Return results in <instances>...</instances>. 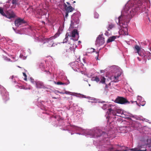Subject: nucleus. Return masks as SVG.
Here are the masks:
<instances>
[{
	"label": "nucleus",
	"instance_id": "1",
	"mask_svg": "<svg viewBox=\"0 0 151 151\" xmlns=\"http://www.w3.org/2000/svg\"><path fill=\"white\" fill-rule=\"evenodd\" d=\"M129 16L127 13L124 14L123 13L122 14L121 16H119L116 20V22L121 27V25H127V23L129 22Z\"/></svg>",
	"mask_w": 151,
	"mask_h": 151
},
{
	"label": "nucleus",
	"instance_id": "2",
	"mask_svg": "<svg viewBox=\"0 0 151 151\" xmlns=\"http://www.w3.org/2000/svg\"><path fill=\"white\" fill-rule=\"evenodd\" d=\"M114 102L116 103L122 104L130 103L126 99L120 96H118L115 100Z\"/></svg>",
	"mask_w": 151,
	"mask_h": 151
},
{
	"label": "nucleus",
	"instance_id": "3",
	"mask_svg": "<svg viewBox=\"0 0 151 151\" xmlns=\"http://www.w3.org/2000/svg\"><path fill=\"white\" fill-rule=\"evenodd\" d=\"M90 132H92V135L93 137L96 136L97 137L101 136L103 134H105L106 133L105 132H102L101 130L98 129H96L90 131Z\"/></svg>",
	"mask_w": 151,
	"mask_h": 151
},
{
	"label": "nucleus",
	"instance_id": "4",
	"mask_svg": "<svg viewBox=\"0 0 151 151\" xmlns=\"http://www.w3.org/2000/svg\"><path fill=\"white\" fill-rule=\"evenodd\" d=\"M126 25H122L121 27L120 26V29L119 31V34L120 35H128V29Z\"/></svg>",
	"mask_w": 151,
	"mask_h": 151
},
{
	"label": "nucleus",
	"instance_id": "5",
	"mask_svg": "<svg viewBox=\"0 0 151 151\" xmlns=\"http://www.w3.org/2000/svg\"><path fill=\"white\" fill-rule=\"evenodd\" d=\"M15 16V14L14 12L11 10L6 11L5 12V15L4 16V17L9 19L14 18Z\"/></svg>",
	"mask_w": 151,
	"mask_h": 151
},
{
	"label": "nucleus",
	"instance_id": "6",
	"mask_svg": "<svg viewBox=\"0 0 151 151\" xmlns=\"http://www.w3.org/2000/svg\"><path fill=\"white\" fill-rule=\"evenodd\" d=\"M103 35L102 34L99 35L96 40V44L100 45L104 43L105 42L104 38L103 37Z\"/></svg>",
	"mask_w": 151,
	"mask_h": 151
},
{
	"label": "nucleus",
	"instance_id": "7",
	"mask_svg": "<svg viewBox=\"0 0 151 151\" xmlns=\"http://www.w3.org/2000/svg\"><path fill=\"white\" fill-rule=\"evenodd\" d=\"M124 147L118 145H116L114 146V147H111L109 150L108 151H127L126 150H125L123 148H121L120 150H117V149H120L121 147Z\"/></svg>",
	"mask_w": 151,
	"mask_h": 151
},
{
	"label": "nucleus",
	"instance_id": "8",
	"mask_svg": "<svg viewBox=\"0 0 151 151\" xmlns=\"http://www.w3.org/2000/svg\"><path fill=\"white\" fill-rule=\"evenodd\" d=\"M145 147V144H141L140 143H139L138 146L137 148H132L130 150L132 151H146V149H144V150H141L142 149V146Z\"/></svg>",
	"mask_w": 151,
	"mask_h": 151
},
{
	"label": "nucleus",
	"instance_id": "9",
	"mask_svg": "<svg viewBox=\"0 0 151 151\" xmlns=\"http://www.w3.org/2000/svg\"><path fill=\"white\" fill-rule=\"evenodd\" d=\"M107 114H108L107 118L109 117V118L111 117H113L111 115H112L113 116H115L116 115V110L115 109L113 110L111 109H108Z\"/></svg>",
	"mask_w": 151,
	"mask_h": 151
},
{
	"label": "nucleus",
	"instance_id": "10",
	"mask_svg": "<svg viewBox=\"0 0 151 151\" xmlns=\"http://www.w3.org/2000/svg\"><path fill=\"white\" fill-rule=\"evenodd\" d=\"M15 25L16 26L19 27L21 25L25 23V22L23 19L21 18L18 19L16 20L14 22Z\"/></svg>",
	"mask_w": 151,
	"mask_h": 151
},
{
	"label": "nucleus",
	"instance_id": "11",
	"mask_svg": "<svg viewBox=\"0 0 151 151\" xmlns=\"http://www.w3.org/2000/svg\"><path fill=\"white\" fill-rule=\"evenodd\" d=\"M66 3L69 6H67L66 4L65 3L64 4V6L65 8L66 11L68 12H71L74 9L70 5V4L69 3L67 2Z\"/></svg>",
	"mask_w": 151,
	"mask_h": 151
},
{
	"label": "nucleus",
	"instance_id": "12",
	"mask_svg": "<svg viewBox=\"0 0 151 151\" xmlns=\"http://www.w3.org/2000/svg\"><path fill=\"white\" fill-rule=\"evenodd\" d=\"M71 35V36L73 37H76V40H78L79 37V34L76 29H75L72 31Z\"/></svg>",
	"mask_w": 151,
	"mask_h": 151
},
{
	"label": "nucleus",
	"instance_id": "13",
	"mask_svg": "<svg viewBox=\"0 0 151 151\" xmlns=\"http://www.w3.org/2000/svg\"><path fill=\"white\" fill-rule=\"evenodd\" d=\"M54 38V37H52L48 39H47L48 40V41L49 42V44L48 45V46L49 47H52L53 46L54 43L53 41H51V40L53 39Z\"/></svg>",
	"mask_w": 151,
	"mask_h": 151
},
{
	"label": "nucleus",
	"instance_id": "14",
	"mask_svg": "<svg viewBox=\"0 0 151 151\" xmlns=\"http://www.w3.org/2000/svg\"><path fill=\"white\" fill-rule=\"evenodd\" d=\"M36 87L38 88H42L44 87L43 83L40 82H37L36 83Z\"/></svg>",
	"mask_w": 151,
	"mask_h": 151
},
{
	"label": "nucleus",
	"instance_id": "15",
	"mask_svg": "<svg viewBox=\"0 0 151 151\" xmlns=\"http://www.w3.org/2000/svg\"><path fill=\"white\" fill-rule=\"evenodd\" d=\"M116 38V36H113L112 37H111L108 39L107 43H109L110 42H112L114 41Z\"/></svg>",
	"mask_w": 151,
	"mask_h": 151
},
{
	"label": "nucleus",
	"instance_id": "16",
	"mask_svg": "<svg viewBox=\"0 0 151 151\" xmlns=\"http://www.w3.org/2000/svg\"><path fill=\"white\" fill-rule=\"evenodd\" d=\"M134 48L137 51V52L138 53V54L140 56H141V55L140 53V51L141 48L139 47V46L137 45H135V46L134 47Z\"/></svg>",
	"mask_w": 151,
	"mask_h": 151
},
{
	"label": "nucleus",
	"instance_id": "17",
	"mask_svg": "<svg viewBox=\"0 0 151 151\" xmlns=\"http://www.w3.org/2000/svg\"><path fill=\"white\" fill-rule=\"evenodd\" d=\"M115 25L114 24L110 23L109 24L108 27V30L109 31L115 27Z\"/></svg>",
	"mask_w": 151,
	"mask_h": 151
},
{
	"label": "nucleus",
	"instance_id": "18",
	"mask_svg": "<svg viewBox=\"0 0 151 151\" xmlns=\"http://www.w3.org/2000/svg\"><path fill=\"white\" fill-rule=\"evenodd\" d=\"M92 80L93 81H96L97 83H98L100 81V78L97 76H93L92 78Z\"/></svg>",
	"mask_w": 151,
	"mask_h": 151
},
{
	"label": "nucleus",
	"instance_id": "19",
	"mask_svg": "<svg viewBox=\"0 0 151 151\" xmlns=\"http://www.w3.org/2000/svg\"><path fill=\"white\" fill-rule=\"evenodd\" d=\"M1 58L3 60H6L8 61H11V60L10 59L8 58L6 56L4 55H2L1 56Z\"/></svg>",
	"mask_w": 151,
	"mask_h": 151
},
{
	"label": "nucleus",
	"instance_id": "20",
	"mask_svg": "<svg viewBox=\"0 0 151 151\" xmlns=\"http://www.w3.org/2000/svg\"><path fill=\"white\" fill-rule=\"evenodd\" d=\"M99 78L100 79V80L99 81V83H101L103 84H105V81L106 78H104V77L101 76Z\"/></svg>",
	"mask_w": 151,
	"mask_h": 151
},
{
	"label": "nucleus",
	"instance_id": "21",
	"mask_svg": "<svg viewBox=\"0 0 151 151\" xmlns=\"http://www.w3.org/2000/svg\"><path fill=\"white\" fill-rule=\"evenodd\" d=\"M113 81L114 82H117L119 80H118V78L116 76H114L112 78Z\"/></svg>",
	"mask_w": 151,
	"mask_h": 151
},
{
	"label": "nucleus",
	"instance_id": "22",
	"mask_svg": "<svg viewBox=\"0 0 151 151\" xmlns=\"http://www.w3.org/2000/svg\"><path fill=\"white\" fill-rule=\"evenodd\" d=\"M115 110L116 114L117 113L119 114H121L122 113V110L120 109H116Z\"/></svg>",
	"mask_w": 151,
	"mask_h": 151
},
{
	"label": "nucleus",
	"instance_id": "23",
	"mask_svg": "<svg viewBox=\"0 0 151 151\" xmlns=\"http://www.w3.org/2000/svg\"><path fill=\"white\" fill-rule=\"evenodd\" d=\"M0 13L4 16L5 15V13L4 12L3 9L1 7H0Z\"/></svg>",
	"mask_w": 151,
	"mask_h": 151
},
{
	"label": "nucleus",
	"instance_id": "24",
	"mask_svg": "<svg viewBox=\"0 0 151 151\" xmlns=\"http://www.w3.org/2000/svg\"><path fill=\"white\" fill-rule=\"evenodd\" d=\"M54 83H55L57 84L58 85H66L65 83H63L60 81L58 82L57 83H56L54 81Z\"/></svg>",
	"mask_w": 151,
	"mask_h": 151
},
{
	"label": "nucleus",
	"instance_id": "25",
	"mask_svg": "<svg viewBox=\"0 0 151 151\" xmlns=\"http://www.w3.org/2000/svg\"><path fill=\"white\" fill-rule=\"evenodd\" d=\"M99 15L96 12H95L94 13V17L95 18H98L99 17Z\"/></svg>",
	"mask_w": 151,
	"mask_h": 151
},
{
	"label": "nucleus",
	"instance_id": "26",
	"mask_svg": "<svg viewBox=\"0 0 151 151\" xmlns=\"http://www.w3.org/2000/svg\"><path fill=\"white\" fill-rule=\"evenodd\" d=\"M91 51H90L88 52L89 53H91L94 52V50H95V49H94L91 48L90 49Z\"/></svg>",
	"mask_w": 151,
	"mask_h": 151
},
{
	"label": "nucleus",
	"instance_id": "27",
	"mask_svg": "<svg viewBox=\"0 0 151 151\" xmlns=\"http://www.w3.org/2000/svg\"><path fill=\"white\" fill-rule=\"evenodd\" d=\"M17 1V0H12V4H16Z\"/></svg>",
	"mask_w": 151,
	"mask_h": 151
},
{
	"label": "nucleus",
	"instance_id": "28",
	"mask_svg": "<svg viewBox=\"0 0 151 151\" xmlns=\"http://www.w3.org/2000/svg\"><path fill=\"white\" fill-rule=\"evenodd\" d=\"M23 76L25 77V78H24V80H27V76L26 74L25 73H23Z\"/></svg>",
	"mask_w": 151,
	"mask_h": 151
},
{
	"label": "nucleus",
	"instance_id": "29",
	"mask_svg": "<svg viewBox=\"0 0 151 151\" xmlns=\"http://www.w3.org/2000/svg\"><path fill=\"white\" fill-rule=\"evenodd\" d=\"M145 104V102L143 101L141 103H140V104L142 106H144Z\"/></svg>",
	"mask_w": 151,
	"mask_h": 151
},
{
	"label": "nucleus",
	"instance_id": "30",
	"mask_svg": "<svg viewBox=\"0 0 151 151\" xmlns=\"http://www.w3.org/2000/svg\"><path fill=\"white\" fill-rule=\"evenodd\" d=\"M3 98L4 100L5 101H6L9 99V98L8 96H6V99H4V97Z\"/></svg>",
	"mask_w": 151,
	"mask_h": 151
},
{
	"label": "nucleus",
	"instance_id": "31",
	"mask_svg": "<svg viewBox=\"0 0 151 151\" xmlns=\"http://www.w3.org/2000/svg\"><path fill=\"white\" fill-rule=\"evenodd\" d=\"M96 53L97 54V56L96 58V60H98V57L99 56V51L96 52Z\"/></svg>",
	"mask_w": 151,
	"mask_h": 151
},
{
	"label": "nucleus",
	"instance_id": "32",
	"mask_svg": "<svg viewBox=\"0 0 151 151\" xmlns=\"http://www.w3.org/2000/svg\"><path fill=\"white\" fill-rule=\"evenodd\" d=\"M145 146L143 147L142 146V149H141V150H144V149H146V145L145 144Z\"/></svg>",
	"mask_w": 151,
	"mask_h": 151
},
{
	"label": "nucleus",
	"instance_id": "33",
	"mask_svg": "<svg viewBox=\"0 0 151 151\" xmlns=\"http://www.w3.org/2000/svg\"><path fill=\"white\" fill-rule=\"evenodd\" d=\"M41 65H40V64L39 65V66H40V68H42L44 66V65H43V64L42 63H41Z\"/></svg>",
	"mask_w": 151,
	"mask_h": 151
},
{
	"label": "nucleus",
	"instance_id": "34",
	"mask_svg": "<svg viewBox=\"0 0 151 151\" xmlns=\"http://www.w3.org/2000/svg\"><path fill=\"white\" fill-rule=\"evenodd\" d=\"M69 12H68L66 11L65 13V17H67L68 16V13Z\"/></svg>",
	"mask_w": 151,
	"mask_h": 151
},
{
	"label": "nucleus",
	"instance_id": "35",
	"mask_svg": "<svg viewBox=\"0 0 151 151\" xmlns=\"http://www.w3.org/2000/svg\"><path fill=\"white\" fill-rule=\"evenodd\" d=\"M70 93V92H69V91H65V93H65L66 94H69Z\"/></svg>",
	"mask_w": 151,
	"mask_h": 151
},
{
	"label": "nucleus",
	"instance_id": "36",
	"mask_svg": "<svg viewBox=\"0 0 151 151\" xmlns=\"http://www.w3.org/2000/svg\"><path fill=\"white\" fill-rule=\"evenodd\" d=\"M108 88V86H107V84H106L105 85V89L106 90V88Z\"/></svg>",
	"mask_w": 151,
	"mask_h": 151
},
{
	"label": "nucleus",
	"instance_id": "37",
	"mask_svg": "<svg viewBox=\"0 0 151 151\" xmlns=\"http://www.w3.org/2000/svg\"><path fill=\"white\" fill-rule=\"evenodd\" d=\"M131 102H132V103H133L134 102H136L137 104H138L137 102V101H131Z\"/></svg>",
	"mask_w": 151,
	"mask_h": 151
},
{
	"label": "nucleus",
	"instance_id": "38",
	"mask_svg": "<svg viewBox=\"0 0 151 151\" xmlns=\"http://www.w3.org/2000/svg\"><path fill=\"white\" fill-rule=\"evenodd\" d=\"M120 76V75L119 74H117V75L116 76V77H118V78H119V77Z\"/></svg>",
	"mask_w": 151,
	"mask_h": 151
},
{
	"label": "nucleus",
	"instance_id": "39",
	"mask_svg": "<svg viewBox=\"0 0 151 151\" xmlns=\"http://www.w3.org/2000/svg\"><path fill=\"white\" fill-rule=\"evenodd\" d=\"M141 96H138V100H139V98H141Z\"/></svg>",
	"mask_w": 151,
	"mask_h": 151
},
{
	"label": "nucleus",
	"instance_id": "40",
	"mask_svg": "<svg viewBox=\"0 0 151 151\" xmlns=\"http://www.w3.org/2000/svg\"><path fill=\"white\" fill-rule=\"evenodd\" d=\"M55 92H56V93H59V92H59L58 91H56Z\"/></svg>",
	"mask_w": 151,
	"mask_h": 151
},
{
	"label": "nucleus",
	"instance_id": "41",
	"mask_svg": "<svg viewBox=\"0 0 151 151\" xmlns=\"http://www.w3.org/2000/svg\"><path fill=\"white\" fill-rule=\"evenodd\" d=\"M69 49H70V50H72V48L71 47H70Z\"/></svg>",
	"mask_w": 151,
	"mask_h": 151
},
{
	"label": "nucleus",
	"instance_id": "42",
	"mask_svg": "<svg viewBox=\"0 0 151 151\" xmlns=\"http://www.w3.org/2000/svg\"><path fill=\"white\" fill-rule=\"evenodd\" d=\"M59 93H61V94H64L65 93H63V92H59Z\"/></svg>",
	"mask_w": 151,
	"mask_h": 151
},
{
	"label": "nucleus",
	"instance_id": "43",
	"mask_svg": "<svg viewBox=\"0 0 151 151\" xmlns=\"http://www.w3.org/2000/svg\"><path fill=\"white\" fill-rule=\"evenodd\" d=\"M83 62H84V63H85V60L84 59H83Z\"/></svg>",
	"mask_w": 151,
	"mask_h": 151
},
{
	"label": "nucleus",
	"instance_id": "44",
	"mask_svg": "<svg viewBox=\"0 0 151 151\" xmlns=\"http://www.w3.org/2000/svg\"><path fill=\"white\" fill-rule=\"evenodd\" d=\"M76 3V1H74L73 2V4H74V3Z\"/></svg>",
	"mask_w": 151,
	"mask_h": 151
},
{
	"label": "nucleus",
	"instance_id": "45",
	"mask_svg": "<svg viewBox=\"0 0 151 151\" xmlns=\"http://www.w3.org/2000/svg\"><path fill=\"white\" fill-rule=\"evenodd\" d=\"M53 98L54 99H56V98H55V97H53Z\"/></svg>",
	"mask_w": 151,
	"mask_h": 151
},
{
	"label": "nucleus",
	"instance_id": "46",
	"mask_svg": "<svg viewBox=\"0 0 151 151\" xmlns=\"http://www.w3.org/2000/svg\"><path fill=\"white\" fill-rule=\"evenodd\" d=\"M89 86H90V84H89Z\"/></svg>",
	"mask_w": 151,
	"mask_h": 151
}]
</instances>
